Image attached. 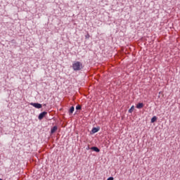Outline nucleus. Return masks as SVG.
Masks as SVG:
<instances>
[{
  "label": "nucleus",
  "instance_id": "1",
  "mask_svg": "<svg viewBox=\"0 0 180 180\" xmlns=\"http://www.w3.org/2000/svg\"><path fill=\"white\" fill-rule=\"evenodd\" d=\"M84 68L82 63L79 61L75 62L72 64V69L74 71H81Z\"/></svg>",
  "mask_w": 180,
  "mask_h": 180
},
{
  "label": "nucleus",
  "instance_id": "2",
  "mask_svg": "<svg viewBox=\"0 0 180 180\" xmlns=\"http://www.w3.org/2000/svg\"><path fill=\"white\" fill-rule=\"evenodd\" d=\"M30 105L36 108V109H41V108H43V105L39 103H30Z\"/></svg>",
  "mask_w": 180,
  "mask_h": 180
},
{
  "label": "nucleus",
  "instance_id": "3",
  "mask_svg": "<svg viewBox=\"0 0 180 180\" xmlns=\"http://www.w3.org/2000/svg\"><path fill=\"white\" fill-rule=\"evenodd\" d=\"M46 115H47L46 111H44V112H41L38 116L39 120H42V119L46 117Z\"/></svg>",
  "mask_w": 180,
  "mask_h": 180
},
{
  "label": "nucleus",
  "instance_id": "4",
  "mask_svg": "<svg viewBox=\"0 0 180 180\" xmlns=\"http://www.w3.org/2000/svg\"><path fill=\"white\" fill-rule=\"evenodd\" d=\"M101 130V127H93L91 131V134H95V133H98Z\"/></svg>",
  "mask_w": 180,
  "mask_h": 180
},
{
  "label": "nucleus",
  "instance_id": "5",
  "mask_svg": "<svg viewBox=\"0 0 180 180\" xmlns=\"http://www.w3.org/2000/svg\"><path fill=\"white\" fill-rule=\"evenodd\" d=\"M90 150H92V151H95L96 153H99L101 151V149H99L96 146H92L91 148H90Z\"/></svg>",
  "mask_w": 180,
  "mask_h": 180
},
{
  "label": "nucleus",
  "instance_id": "6",
  "mask_svg": "<svg viewBox=\"0 0 180 180\" xmlns=\"http://www.w3.org/2000/svg\"><path fill=\"white\" fill-rule=\"evenodd\" d=\"M136 109H143V108H144V103H139L136 106Z\"/></svg>",
  "mask_w": 180,
  "mask_h": 180
},
{
  "label": "nucleus",
  "instance_id": "7",
  "mask_svg": "<svg viewBox=\"0 0 180 180\" xmlns=\"http://www.w3.org/2000/svg\"><path fill=\"white\" fill-rule=\"evenodd\" d=\"M58 128L57 127V126H54L53 127H52L51 129V134H54V133H56L57 131V129Z\"/></svg>",
  "mask_w": 180,
  "mask_h": 180
},
{
  "label": "nucleus",
  "instance_id": "8",
  "mask_svg": "<svg viewBox=\"0 0 180 180\" xmlns=\"http://www.w3.org/2000/svg\"><path fill=\"white\" fill-rule=\"evenodd\" d=\"M74 110H75L74 106L70 107V108L69 109V114L72 115L74 113Z\"/></svg>",
  "mask_w": 180,
  "mask_h": 180
},
{
  "label": "nucleus",
  "instance_id": "9",
  "mask_svg": "<svg viewBox=\"0 0 180 180\" xmlns=\"http://www.w3.org/2000/svg\"><path fill=\"white\" fill-rule=\"evenodd\" d=\"M151 123H155V122H157V117L156 116H154L151 118V120H150Z\"/></svg>",
  "mask_w": 180,
  "mask_h": 180
},
{
  "label": "nucleus",
  "instance_id": "10",
  "mask_svg": "<svg viewBox=\"0 0 180 180\" xmlns=\"http://www.w3.org/2000/svg\"><path fill=\"white\" fill-rule=\"evenodd\" d=\"M134 110V105H132L131 108L128 110L129 113H133V111Z\"/></svg>",
  "mask_w": 180,
  "mask_h": 180
},
{
  "label": "nucleus",
  "instance_id": "11",
  "mask_svg": "<svg viewBox=\"0 0 180 180\" xmlns=\"http://www.w3.org/2000/svg\"><path fill=\"white\" fill-rule=\"evenodd\" d=\"M82 109V107L81 106V105H77L76 106V110H81Z\"/></svg>",
  "mask_w": 180,
  "mask_h": 180
},
{
  "label": "nucleus",
  "instance_id": "12",
  "mask_svg": "<svg viewBox=\"0 0 180 180\" xmlns=\"http://www.w3.org/2000/svg\"><path fill=\"white\" fill-rule=\"evenodd\" d=\"M107 180H114L113 177H109Z\"/></svg>",
  "mask_w": 180,
  "mask_h": 180
},
{
  "label": "nucleus",
  "instance_id": "13",
  "mask_svg": "<svg viewBox=\"0 0 180 180\" xmlns=\"http://www.w3.org/2000/svg\"><path fill=\"white\" fill-rule=\"evenodd\" d=\"M0 180H3L2 179H0Z\"/></svg>",
  "mask_w": 180,
  "mask_h": 180
}]
</instances>
